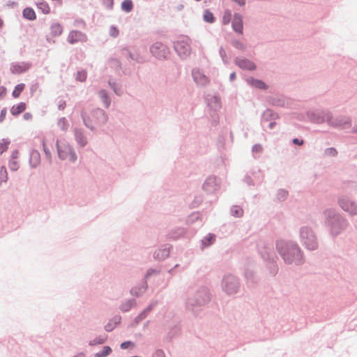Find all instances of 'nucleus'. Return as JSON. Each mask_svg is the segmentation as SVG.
<instances>
[{"label":"nucleus","instance_id":"obj_12","mask_svg":"<svg viewBox=\"0 0 357 357\" xmlns=\"http://www.w3.org/2000/svg\"><path fill=\"white\" fill-rule=\"evenodd\" d=\"M247 82L252 86L259 89H267L268 86L265 82L260 79H255L253 77H249L247 79Z\"/></svg>","mask_w":357,"mask_h":357},{"label":"nucleus","instance_id":"obj_29","mask_svg":"<svg viewBox=\"0 0 357 357\" xmlns=\"http://www.w3.org/2000/svg\"><path fill=\"white\" fill-rule=\"evenodd\" d=\"M215 236L213 234H208L203 241V243L207 246L215 241Z\"/></svg>","mask_w":357,"mask_h":357},{"label":"nucleus","instance_id":"obj_43","mask_svg":"<svg viewBox=\"0 0 357 357\" xmlns=\"http://www.w3.org/2000/svg\"><path fill=\"white\" fill-rule=\"evenodd\" d=\"M6 114V109L1 110V116H0V121H2L4 119Z\"/></svg>","mask_w":357,"mask_h":357},{"label":"nucleus","instance_id":"obj_3","mask_svg":"<svg viewBox=\"0 0 357 357\" xmlns=\"http://www.w3.org/2000/svg\"><path fill=\"white\" fill-rule=\"evenodd\" d=\"M58 154L61 159L71 162L76 160V154L73 148L66 142L59 140L56 142Z\"/></svg>","mask_w":357,"mask_h":357},{"label":"nucleus","instance_id":"obj_23","mask_svg":"<svg viewBox=\"0 0 357 357\" xmlns=\"http://www.w3.org/2000/svg\"><path fill=\"white\" fill-rule=\"evenodd\" d=\"M99 95L105 103V107H108L109 105V100L105 91L102 90L99 92Z\"/></svg>","mask_w":357,"mask_h":357},{"label":"nucleus","instance_id":"obj_8","mask_svg":"<svg viewBox=\"0 0 357 357\" xmlns=\"http://www.w3.org/2000/svg\"><path fill=\"white\" fill-rule=\"evenodd\" d=\"M225 291L228 294H233L236 291L237 286L234 278L231 277L225 278L223 280Z\"/></svg>","mask_w":357,"mask_h":357},{"label":"nucleus","instance_id":"obj_52","mask_svg":"<svg viewBox=\"0 0 357 357\" xmlns=\"http://www.w3.org/2000/svg\"><path fill=\"white\" fill-rule=\"evenodd\" d=\"M328 151L331 152V153H335V149H328Z\"/></svg>","mask_w":357,"mask_h":357},{"label":"nucleus","instance_id":"obj_24","mask_svg":"<svg viewBox=\"0 0 357 357\" xmlns=\"http://www.w3.org/2000/svg\"><path fill=\"white\" fill-rule=\"evenodd\" d=\"M204 19L206 22L212 23L215 20V17H213V14L209 10H206L204 15Z\"/></svg>","mask_w":357,"mask_h":357},{"label":"nucleus","instance_id":"obj_16","mask_svg":"<svg viewBox=\"0 0 357 357\" xmlns=\"http://www.w3.org/2000/svg\"><path fill=\"white\" fill-rule=\"evenodd\" d=\"M75 139H76V141L77 142V143L81 146H84L87 143V140H86V138L84 136L83 132L79 130H76L75 131Z\"/></svg>","mask_w":357,"mask_h":357},{"label":"nucleus","instance_id":"obj_5","mask_svg":"<svg viewBox=\"0 0 357 357\" xmlns=\"http://www.w3.org/2000/svg\"><path fill=\"white\" fill-rule=\"evenodd\" d=\"M151 53L158 58H165L169 54V50L161 43H155L151 47Z\"/></svg>","mask_w":357,"mask_h":357},{"label":"nucleus","instance_id":"obj_27","mask_svg":"<svg viewBox=\"0 0 357 357\" xmlns=\"http://www.w3.org/2000/svg\"><path fill=\"white\" fill-rule=\"evenodd\" d=\"M9 144H10V142L8 140H6V139H3L0 142V153L1 154L3 153L4 151H6L8 149Z\"/></svg>","mask_w":357,"mask_h":357},{"label":"nucleus","instance_id":"obj_15","mask_svg":"<svg viewBox=\"0 0 357 357\" xmlns=\"http://www.w3.org/2000/svg\"><path fill=\"white\" fill-rule=\"evenodd\" d=\"M26 109V104L20 102L16 105H13L10 109V112L13 115H18L23 112Z\"/></svg>","mask_w":357,"mask_h":357},{"label":"nucleus","instance_id":"obj_51","mask_svg":"<svg viewBox=\"0 0 357 357\" xmlns=\"http://www.w3.org/2000/svg\"><path fill=\"white\" fill-rule=\"evenodd\" d=\"M344 125V123H342V122H339V123H337L335 124V126H342Z\"/></svg>","mask_w":357,"mask_h":357},{"label":"nucleus","instance_id":"obj_10","mask_svg":"<svg viewBox=\"0 0 357 357\" xmlns=\"http://www.w3.org/2000/svg\"><path fill=\"white\" fill-rule=\"evenodd\" d=\"M232 26L236 32L240 34H243V20L240 15H234V20L232 22Z\"/></svg>","mask_w":357,"mask_h":357},{"label":"nucleus","instance_id":"obj_46","mask_svg":"<svg viewBox=\"0 0 357 357\" xmlns=\"http://www.w3.org/2000/svg\"><path fill=\"white\" fill-rule=\"evenodd\" d=\"M104 342H105V340H104V339H100V340H98V341H97V342H94V343H91L90 344L93 345V344H95L96 343H98V344H102V343H104Z\"/></svg>","mask_w":357,"mask_h":357},{"label":"nucleus","instance_id":"obj_53","mask_svg":"<svg viewBox=\"0 0 357 357\" xmlns=\"http://www.w3.org/2000/svg\"><path fill=\"white\" fill-rule=\"evenodd\" d=\"M333 233H337V231H335V229L333 228V231H332Z\"/></svg>","mask_w":357,"mask_h":357},{"label":"nucleus","instance_id":"obj_11","mask_svg":"<svg viewBox=\"0 0 357 357\" xmlns=\"http://www.w3.org/2000/svg\"><path fill=\"white\" fill-rule=\"evenodd\" d=\"M175 49L181 55H188L190 54L189 45L183 41L176 43Z\"/></svg>","mask_w":357,"mask_h":357},{"label":"nucleus","instance_id":"obj_50","mask_svg":"<svg viewBox=\"0 0 357 357\" xmlns=\"http://www.w3.org/2000/svg\"><path fill=\"white\" fill-rule=\"evenodd\" d=\"M3 25V21L0 18V28H1Z\"/></svg>","mask_w":357,"mask_h":357},{"label":"nucleus","instance_id":"obj_39","mask_svg":"<svg viewBox=\"0 0 357 357\" xmlns=\"http://www.w3.org/2000/svg\"><path fill=\"white\" fill-rule=\"evenodd\" d=\"M153 357H165V354H164L163 351L159 350V351H156L155 352Z\"/></svg>","mask_w":357,"mask_h":357},{"label":"nucleus","instance_id":"obj_32","mask_svg":"<svg viewBox=\"0 0 357 357\" xmlns=\"http://www.w3.org/2000/svg\"><path fill=\"white\" fill-rule=\"evenodd\" d=\"M9 167L11 170L15 171L19 168V163L17 160H10Z\"/></svg>","mask_w":357,"mask_h":357},{"label":"nucleus","instance_id":"obj_36","mask_svg":"<svg viewBox=\"0 0 357 357\" xmlns=\"http://www.w3.org/2000/svg\"><path fill=\"white\" fill-rule=\"evenodd\" d=\"M19 151L17 150L13 151L11 155V160H17L19 158Z\"/></svg>","mask_w":357,"mask_h":357},{"label":"nucleus","instance_id":"obj_45","mask_svg":"<svg viewBox=\"0 0 357 357\" xmlns=\"http://www.w3.org/2000/svg\"><path fill=\"white\" fill-rule=\"evenodd\" d=\"M234 1L238 3L240 6H243L245 4V0H233Z\"/></svg>","mask_w":357,"mask_h":357},{"label":"nucleus","instance_id":"obj_41","mask_svg":"<svg viewBox=\"0 0 357 357\" xmlns=\"http://www.w3.org/2000/svg\"><path fill=\"white\" fill-rule=\"evenodd\" d=\"M6 93V89L3 86L0 87V98H1Z\"/></svg>","mask_w":357,"mask_h":357},{"label":"nucleus","instance_id":"obj_42","mask_svg":"<svg viewBox=\"0 0 357 357\" xmlns=\"http://www.w3.org/2000/svg\"><path fill=\"white\" fill-rule=\"evenodd\" d=\"M293 143L298 145H302L303 144V140L295 138L293 139Z\"/></svg>","mask_w":357,"mask_h":357},{"label":"nucleus","instance_id":"obj_4","mask_svg":"<svg viewBox=\"0 0 357 357\" xmlns=\"http://www.w3.org/2000/svg\"><path fill=\"white\" fill-rule=\"evenodd\" d=\"M301 237L303 239H305L304 243L306 245L308 249L314 250L317 248V243L314 236L307 229H302Z\"/></svg>","mask_w":357,"mask_h":357},{"label":"nucleus","instance_id":"obj_55","mask_svg":"<svg viewBox=\"0 0 357 357\" xmlns=\"http://www.w3.org/2000/svg\"><path fill=\"white\" fill-rule=\"evenodd\" d=\"M28 115H29V114H24V116H25L26 118H28Z\"/></svg>","mask_w":357,"mask_h":357},{"label":"nucleus","instance_id":"obj_31","mask_svg":"<svg viewBox=\"0 0 357 357\" xmlns=\"http://www.w3.org/2000/svg\"><path fill=\"white\" fill-rule=\"evenodd\" d=\"M109 35L112 37L116 38V37H117L119 36V29L116 27H115L114 26H112L109 28Z\"/></svg>","mask_w":357,"mask_h":357},{"label":"nucleus","instance_id":"obj_35","mask_svg":"<svg viewBox=\"0 0 357 357\" xmlns=\"http://www.w3.org/2000/svg\"><path fill=\"white\" fill-rule=\"evenodd\" d=\"M66 101L63 100H59V102H58V107H59V109L62 110L65 107H66Z\"/></svg>","mask_w":357,"mask_h":357},{"label":"nucleus","instance_id":"obj_49","mask_svg":"<svg viewBox=\"0 0 357 357\" xmlns=\"http://www.w3.org/2000/svg\"><path fill=\"white\" fill-rule=\"evenodd\" d=\"M101 353H97L94 355V357H103L102 356H101Z\"/></svg>","mask_w":357,"mask_h":357},{"label":"nucleus","instance_id":"obj_7","mask_svg":"<svg viewBox=\"0 0 357 357\" xmlns=\"http://www.w3.org/2000/svg\"><path fill=\"white\" fill-rule=\"evenodd\" d=\"M340 205L344 211L351 214H356L357 213V206L348 198L341 199L340 200Z\"/></svg>","mask_w":357,"mask_h":357},{"label":"nucleus","instance_id":"obj_44","mask_svg":"<svg viewBox=\"0 0 357 357\" xmlns=\"http://www.w3.org/2000/svg\"><path fill=\"white\" fill-rule=\"evenodd\" d=\"M234 46L236 48H239V49H243V45L241 43H240V42H235Z\"/></svg>","mask_w":357,"mask_h":357},{"label":"nucleus","instance_id":"obj_54","mask_svg":"<svg viewBox=\"0 0 357 357\" xmlns=\"http://www.w3.org/2000/svg\"><path fill=\"white\" fill-rule=\"evenodd\" d=\"M28 115H29V114H24V116H25L26 118H28Z\"/></svg>","mask_w":357,"mask_h":357},{"label":"nucleus","instance_id":"obj_28","mask_svg":"<svg viewBox=\"0 0 357 357\" xmlns=\"http://www.w3.org/2000/svg\"><path fill=\"white\" fill-rule=\"evenodd\" d=\"M7 179V172L5 167H0V182L6 181Z\"/></svg>","mask_w":357,"mask_h":357},{"label":"nucleus","instance_id":"obj_38","mask_svg":"<svg viewBox=\"0 0 357 357\" xmlns=\"http://www.w3.org/2000/svg\"><path fill=\"white\" fill-rule=\"evenodd\" d=\"M43 150H44V152L45 153V154L47 156H50V151L48 150V149L47 147L46 142H45V140L43 141Z\"/></svg>","mask_w":357,"mask_h":357},{"label":"nucleus","instance_id":"obj_33","mask_svg":"<svg viewBox=\"0 0 357 357\" xmlns=\"http://www.w3.org/2000/svg\"><path fill=\"white\" fill-rule=\"evenodd\" d=\"M77 79L81 82L85 81L86 79V73L85 71H79L77 73Z\"/></svg>","mask_w":357,"mask_h":357},{"label":"nucleus","instance_id":"obj_37","mask_svg":"<svg viewBox=\"0 0 357 357\" xmlns=\"http://www.w3.org/2000/svg\"><path fill=\"white\" fill-rule=\"evenodd\" d=\"M130 345H133V344L131 342H123L121 344V348L122 349H127Z\"/></svg>","mask_w":357,"mask_h":357},{"label":"nucleus","instance_id":"obj_18","mask_svg":"<svg viewBox=\"0 0 357 357\" xmlns=\"http://www.w3.org/2000/svg\"><path fill=\"white\" fill-rule=\"evenodd\" d=\"M23 16L29 20H33L36 18L34 10L31 8H26L24 9Z\"/></svg>","mask_w":357,"mask_h":357},{"label":"nucleus","instance_id":"obj_17","mask_svg":"<svg viewBox=\"0 0 357 357\" xmlns=\"http://www.w3.org/2000/svg\"><path fill=\"white\" fill-rule=\"evenodd\" d=\"M40 162V155L38 151H33L31 153L30 163L33 167H36Z\"/></svg>","mask_w":357,"mask_h":357},{"label":"nucleus","instance_id":"obj_40","mask_svg":"<svg viewBox=\"0 0 357 357\" xmlns=\"http://www.w3.org/2000/svg\"><path fill=\"white\" fill-rule=\"evenodd\" d=\"M252 150L255 152H260L262 150V147L261 145L256 144L253 146Z\"/></svg>","mask_w":357,"mask_h":357},{"label":"nucleus","instance_id":"obj_14","mask_svg":"<svg viewBox=\"0 0 357 357\" xmlns=\"http://www.w3.org/2000/svg\"><path fill=\"white\" fill-rule=\"evenodd\" d=\"M63 32V28L59 23H54L50 26V35L52 37H57Z\"/></svg>","mask_w":357,"mask_h":357},{"label":"nucleus","instance_id":"obj_26","mask_svg":"<svg viewBox=\"0 0 357 357\" xmlns=\"http://www.w3.org/2000/svg\"><path fill=\"white\" fill-rule=\"evenodd\" d=\"M231 17V13L230 10H226L224 13L223 17H222V22L224 24H227L229 23Z\"/></svg>","mask_w":357,"mask_h":357},{"label":"nucleus","instance_id":"obj_20","mask_svg":"<svg viewBox=\"0 0 357 357\" xmlns=\"http://www.w3.org/2000/svg\"><path fill=\"white\" fill-rule=\"evenodd\" d=\"M24 87H25L24 84H17L13 91V93H12L13 96L15 98H18L20 96L22 91L24 89Z\"/></svg>","mask_w":357,"mask_h":357},{"label":"nucleus","instance_id":"obj_1","mask_svg":"<svg viewBox=\"0 0 357 357\" xmlns=\"http://www.w3.org/2000/svg\"><path fill=\"white\" fill-rule=\"evenodd\" d=\"M277 248L284 261L292 262L296 257L299 256L300 250L295 245H289L283 241L277 243Z\"/></svg>","mask_w":357,"mask_h":357},{"label":"nucleus","instance_id":"obj_56","mask_svg":"<svg viewBox=\"0 0 357 357\" xmlns=\"http://www.w3.org/2000/svg\"><path fill=\"white\" fill-rule=\"evenodd\" d=\"M356 132H357V128H356Z\"/></svg>","mask_w":357,"mask_h":357},{"label":"nucleus","instance_id":"obj_9","mask_svg":"<svg viewBox=\"0 0 357 357\" xmlns=\"http://www.w3.org/2000/svg\"><path fill=\"white\" fill-rule=\"evenodd\" d=\"M194 80L199 85H206L209 82V80L200 70H196L192 72Z\"/></svg>","mask_w":357,"mask_h":357},{"label":"nucleus","instance_id":"obj_25","mask_svg":"<svg viewBox=\"0 0 357 357\" xmlns=\"http://www.w3.org/2000/svg\"><path fill=\"white\" fill-rule=\"evenodd\" d=\"M26 70V68L20 65H14L11 68V71L13 73L20 74Z\"/></svg>","mask_w":357,"mask_h":357},{"label":"nucleus","instance_id":"obj_47","mask_svg":"<svg viewBox=\"0 0 357 357\" xmlns=\"http://www.w3.org/2000/svg\"><path fill=\"white\" fill-rule=\"evenodd\" d=\"M230 79L232 81L234 80L235 78H236V73H232L231 75H230V77H229Z\"/></svg>","mask_w":357,"mask_h":357},{"label":"nucleus","instance_id":"obj_6","mask_svg":"<svg viewBox=\"0 0 357 357\" xmlns=\"http://www.w3.org/2000/svg\"><path fill=\"white\" fill-rule=\"evenodd\" d=\"M86 34L79 31H71L68 36V41L71 44L86 42Z\"/></svg>","mask_w":357,"mask_h":357},{"label":"nucleus","instance_id":"obj_34","mask_svg":"<svg viewBox=\"0 0 357 357\" xmlns=\"http://www.w3.org/2000/svg\"><path fill=\"white\" fill-rule=\"evenodd\" d=\"M111 352H112V349L108 346L104 347L102 350L100 351V353L102 354L101 356H102L103 357L108 356Z\"/></svg>","mask_w":357,"mask_h":357},{"label":"nucleus","instance_id":"obj_19","mask_svg":"<svg viewBox=\"0 0 357 357\" xmlns=\"http://www.w3.org/2000/svg\"><path fill=\"white\" fill-rule=\"evenodd\" d=\"M37 7L45 15L50 13V8L48 3L45 1H40L37 3Z\"/></svg>","mask_w":357,"mask_h":357},{"label":"nucleus","instance_id":"obj_22","mask_svg":"<svg viewBox=\"0 0 357 357\" xmlns=\"http://www.w3.org/2000/svg\"><path fill=\"white\" fill-rule=\"evenodd\" d=\"M57 126L60 130L66 131L68 128L69 125L66 119L62 118L58 121Z\"/></svg>","mask_w":357,"mask_h":357},{"label":"nucleus","instance_id":"obj_30","mask_svg":"<svg viewBox=\"0 0 357 357\" xmlns=\"http://www.w3.org/2000/svg\"><path fill=\"white\" fill-rule=\"evenodd\" d=\"M231 213L234 216L240 217L243 215V210L238 206H234L231 208Z\"/></svg>","mask_w":357,"mask_h":357},{"label":"nucleus","instance_id":"obj_13","mask_svg":"<svg viewBox=\"0 0 357 357\" xmlns=\"http://www.w3.org/2000/svg\"><path fill=\"white\" fill-rule=\"evenodd\" d=\"M236 64L241 68L245 70H254L255 69V64L249 60L247 59H237L236 61Z\"/></svg>","mask_w":357,"mask_h":357},{"label":"nucleus","instance_id":"obj_2","mask_svg":"<svg viewBox=\"0 0 357 357\" xmlns=\"http://www.w3.org/2000/svg\"><path fill=\"white\" fill-rule=\"evenodd\" d=\"M82 118L85 126L91 129H93L97 124L105 121L104 112L99 109L93 111L91 114H87L84 112L82 114Z\"/></svg>","mask_w":357,"mask_h":357},{"label":"nucleus","instance_id":"obj_21","mask_svg":"<svg viewBox=\"0 0 357 357\" xmlns=\"http://www.w3.org/2000/svg\"><path fill=\"white\" fill-rule=\"evenodd\" d=\"M122 9L126 12H130L132 10L133 4L131 0H125L121 4Z\"/></svg>","mask_w":357,"mask_h":357},{"label":"nucleus","instance_id":"obj_48","mask_svg":"<svg viewBox=\"0 0 357 357\" xmlns=\"http://www.w3.org/2000/svg\"><path fill=\"white\" fill-rule=\"evenodd\" d=\"M111 7L113 4V0H104Z\"/></svg>","mask_w":357,"mask_h":357}]
</instances>
